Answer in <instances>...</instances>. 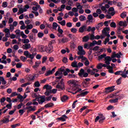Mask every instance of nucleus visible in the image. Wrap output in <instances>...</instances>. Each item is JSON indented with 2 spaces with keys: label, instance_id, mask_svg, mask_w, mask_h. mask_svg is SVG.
<instances>
[{
  "label": "nucleus",
  "instance_id": "nucleus-62",
  "mask_svg": "<svg viewBox=\"0 0 128 128\" xmlns=\"http://www.w3.org/2000/svg\"><path fill=\"white\" fill-rule=\"evenodd\" d=\"M2 8H6L8 6V2H4L2 4Z\"/></svg>",
  "mask_w": 128,
  "mask_h": 128
},
{
  "label": "nucleus",
  "instance_id": "nucleus-12",
  "mask_svg": "<svg viewBox=\"0 0 128 128\" xmlns=\"http://www.w3.org/2000/svg\"><path fill=\"white\" fill-rule=\"evenodd\" d=\"M58 41L59 42V44H60V42H62V44H64V42H68V38L64 37L61 40H58Z\"/></svg>",
  "mask_w": 128,
  "mask_h": 128
},
{
  "label": "nucleus",
  "instance_id": "nucleus-6",
  "mask_svg": "<svg viewBox=\"0 0 128 128\" xmlns=\"http://www.w3.org/2000/svg\"><path fill=\"white\" fill-rule=\"evenodd\" d=\"M116 86H112L108 87L105 88V92L106 94H108L110 92H114L116 88H114Z\"/></svg>",
  "mask_w": 128,
  "mask_h": 128
},
{
  "label": "nucleus",
  "instance_id": "nucleus-34",
  "mask_svg": "<svg viewBox=\"0 0 128 128\" xmlns=\"http://www.w3.org/2000/svg\"><path fill=\"white\" fill-rule=\"evenodd\" d=\"M60 71L63 74L64 76V73L66 72V69H64V68L62 67L61 68H59Z\"/></svg>",
  "mask_w": 128,
  "mask_h": 128
},
{
  "label": "nucleus",
  "instance_id": "nucleus-61",
  "mask_svg": "<svg viewBox=\"0 0 128 128\" xmlns=\"http://www.w3.org/2000/svg\"><path fill=\"white\" fill-rule=\"evenodd\" d=\"M12 103H10L9 104L6 105V108H8V110H10L12 108Z\"/></svg>",
  "mask_w": 128,
  "mask_h": 128
},
{
  "label": "nucleus",
  "instance_id": "nucleus-28",
  "mask_svg": "<svg viewBox=\"0 0 128 128\" xmlns=\"http://www.w3.org/2000/svg\"><path fill=\"white\" fill-rule=\"evenodd\" d=\"M79 20H80V22H84V20H86V16L81 15L79 17Z\"/></svg>",
  "mask_w": 128,
  "mask_h": 128
},
{
  "label": "nucleus",
  "instance_id": "nucleus-18",
  "mask_svg": "<svg viewBox=\"0 0 128 128\" xmlns=\"http://www.w3.org/2000/svg\"><path fill=\"white\" fill-rule=\"evenodd\" d=\"M88 92H89L88 91L82 92L81 94H78L77 96H78H78H86V94H88Z\"/></svg>",
  "mask_w": 128,
  "mask_h": 128
},
{
  "label": "nucleus",
  "instance_id": "nucleus-59",
  "mask_svg": "<svg viewBox=\"0 0 128 128\" xmlns=\"http://www.w3.org/2000/svg\"><path fill=\"white\" fill-rule=\"evenodd\" d=\"M97 68L98 70H102V64H99L97 66Z\"/></svg>",
  "mask_w": 128,
  "mask_h": 128
},
{
  "label": "nucleus",
  "instance_id": "nucleus-58",
  "mask_svg": "<svg viewBox=\"0 0 128 128\" xmlns=\"http://www.w3.org/2000/svg\"><path fill=\"white\" fill-rule=\"evenodd\" d=\"M20 126V123L15 124H13L11 126V128H16L17 126Z\"/></svg>",
  "mask_w": 128,
  "mask_h": 128
},
{
  "label": "nucleus",
  "instance_id": "nucleus-32",
  "mask_svg": "<svg viewBox=\"0 0 128 128\" xmlns=\"http://www.w3.org/2000/svg\"><path fill=\"white\" fill-rule=\"evenodd\" d=\"M102 34H104V36H107V38H110V32H102Z\"/></svg>",
  "mask_w": 128,
  "mask_h": 128
},
{
  "label": "nucleus",
  "instance_id": "nucleus-31",
  "mask_svg": "<svg viewBox=\"0 0 128 128\" xmlns=\"http://www.w3.org/2000/svg\"><path fill=\"white\" fill-rule=\"evenodd\" d=\"M105 62H112V58L110 56H106L105 59H104Z\"/></svg>",
  "mask_w": 128,
  "mask_h": 128
},
{
  "label": "nucleus",
  "instance_id": "nucleus-47",
  "mask_svg": "<svg viewBox=\"0 0 128 128\" xmlns=\"http://www.w3.org/2000/svg\"><path fill=\"white\" fill-rule=\"evenodd\" d=\"M22 66V62H18L16 64V68H20Z\"/></svg>",
  "mask_w": 128,
  "mask_h": 128
},
{
  "label": "nucleus",
  "instance_id": "nucleus-5",
  "mask_svg": "<svg viewBox=\"0 0 128 128\" xmlns=\"http://www.w3.org/2000/svg\"><path fill=\"white\" fill-rule=\"evenodd\" d=\"M24 54L25 56H26V58H30V60H34V56L28 51H24Z\"/></svg>",
  "mask_w": 128,
  "mask_h": 128
},
{
  "label": "nucleus",
  "instance_id": "nucleus-60",
  "mask_svg": "<svg viewBox=\"0 0 128 128\" xmlns=\"http://www.w3.org/2000/svg\"><path fill=\"white\" fill-rule=\"evenodd\" d=\"M86 108H88V106H83L82 108H81L80 110V112H82V110H86Z\"/></svg>",
  "mask_w": 128,
  "mask_h": 128
},
{
  "label": "nucleus",
  "instance_id": "nucleus-20",
  "mask_svg": "<svg viewBox=\"0 0 128 128\" xmlns=\"http://www.w3.org/2000/svg\"><path fill=\"white\" fill-rule=\"evenodd\" d=\"M68 100V97L67 96L64 95L61 98V100L62 102H64L66 100Z\"/></svg>",
  "mask_w": 128,
  "mask_h": 128
},
{
  "label": "nucleus",
  "instance_id": "nucleus-4",
  "mask_svg": "<svg viewBox=\"0 0 128 128\" xmlns=\"http://www.w3.org/2000/svg\"><path fill=\"white\" fill-rule=\"evenodd\" d=\"M78 76L80 78H88V74L84 72V70L81 68L80 70V72L78 74Z\"/></svg>",
  "mask_w": 128,
  "mask_h": 128
},
{
  "label": "nucleus",
  "instance_id": "nucleus-17",
  "mask_svg": "<svg viewBox=\"0 0 128 128\" xmlns=\"http://www.w3.org/2000/svg\"><path fill=\"white\" fill-rule=\"evenodd\" d=\"M50 94H52V89L49 90H46V92H44L45 96H48Z\"/></svg>",
  "mask_w": 128,
  "mask_h": 128
},
{
  "label": "nucleus",
  "instance_id": "nucleus-10",
  "mask_svg": "<svg viewBox=\"0 0 128 128\" xmlns=\"http://www.w3.org/2000/svg\"><path fill=\"white\" fill-rule=\"evenodd\" d=\"M94 18L92 17V14H89L88 15V20L86 22V24H88V22H92V20H93Z\"/></svg>",
  "mask_w": 128,
  "mask_h": 128
},
{
  "label": "nucleus",
  "instance_id": "nucleus-15",
  "mask_svg": "<svg viewBox=\"0 0 128 128\" xmlns=\"http://www.w3.org/2000/svg\"><path fill=\"white\" fill-rule=\"evenodd\" d=\"M32 46L30 44H24L23 45L24 50H28L29 48H30Z\"/></svg>",
  "mask_w": 128,
  "mask_h": 128
},
{
  "label": "nucleus",
  "instance_id": "nucleus-8",
  "mask_svg": "<svg viewBox=\"0 0 128 128\" xmlns=\"http://www.w3.org/2000/svg\"><path fill=\"white\" fill-rule=\"evenodd\" d=\"M86 26L84 25L80 27L79 28V32H81L82 34L84 32H86Z\"/></svg>",
  "mask_w": 128,
  "mask_h": 128
},
{
  "label": "nucleus",
  "instance_id": "nucleus-24",
  "mask_svg": "<svg viewBox=\"0 0 128 128\" xmlns=\"http://www.w3.org/2000/svg\"><path fill=\"white\" fill-rule=\"evenodd\" d=\"M38 50L40 52H46V48H44V46H39Z\"/></svg>",
  "mask_w": 128,
  "mask_h": 128
},
{
  "label": "nucleus",
  "instance_id": "nucleus-57",
  "mask_svg": "<svg viewBox=\"0 0 128 128\" xmlns=\"http://www.w3.org/2000/svg\"><path fill=\"white\" fill-rule=\"evenodd\" d=\"M21 36H22V38H28V36L26 35L24 32H21Z\"/></svg>",
  "mask_w": 128,
  "mask_h": 128
},
{
  "label": "nucleus",
  "instance_id": "nucleus-38",
  "mask_svg": "<svg viewBox=\"0 0 128 128\" xmlns=\"http://www.w3.org/2000/svg\"><path fill=\"white\" fill-rule=\"evenodd\" d=\"M120 18H126V12H123L120 14Z\"/></svg>",
  "mask_w": 128,
  "mask_h": 128
},
{
  "label": "nucleus",
  "instance_id": "nucleus-39",
  "mask_svg": "<svg viewBox=\"0 0 128 128\" xmlns=\"http://www.w3.org/2000/svg\"><path fill=\"white\" fill-rule=\"evenodd\" d=\"M22 42H24V44H28V42H30V40H28V38H26V39H22Z\"/></svg>",
  "mask_w": 128,
  "mask_h": 128
},
{
  "label": "nucleus",
  "instance_id": "nucleus-36",
  "mask_svg": "<svg viewBox=\"0 0 128 128\" xmlns=\"http://www.w3.org/2000/svg\"><path fill=\"white\" fill-rule=\"evenodd\" d=\"M3 124H8L10 122V119L8 118H5L3 120H2Z\"/></svg>",
  "mask_w": 128,
  "mask_h": 128
},
{
  "label": "nucleus",
  "instance_id": "nucleus-63",
  "mask_svg": "<svg viewBox=\"0 0 128 128\" xmlns=\"http://www.w3.org/2000/svg\"><path fill=\"white\" fill-rule=\"evenodd\" d=\"M62 62H63L64 64H66V62H68V58L66 57H64L62 58Z\"/></svg>",
  "mask_w": 128,
  "mask_h": 128
},
{
  "label": "nucleus",
  "instance_id": "nucleus-41",
  "mask_svg": "<svg viewBox=\"0 0 128 128\" xmlns=\"http://www.w3.org/2000/svg\"><path fill=\"white\" fill-rule=\"evenodd\" d=\"M32 28H34V26H32V24H28L26 26V28L27 30H32Z\"/></svg>",
  "mask_w": 128,
  "mask_h": 128
},
{
  "label": "nucleus",
  "instance_id": "nucleus-35",
  "mask_svg": "<svg viewBox=\"0 0 128 128\" xmlns=\"http://www.w3.org/2000/svg\"><path fill=\"white\" fill-rule=\"evenodd\" d=\"M68 78H76V76L74 74H68Z\"/></svg>",
  "mask_w": 128,
  "mask_h": 128
},
{
  "label": "nucleus",
  "instance_id": "nucleus-55",
  "mask_svg": "<svg viewBox=\"0 0 128 128\" xmlns=\"http://www.w3.org/2000/svg\"><path fill=\"white\" fill-rule=\"evenodd\" d=\"M77 10H82V6L80 5V3H77Z\"/></svg>",
  "mask_w": 128,
  "mask_h": 128
},
{
  "label": "nucleus",
  "instance_id": "nucleus-29",
  "mask_svg": "<svg viewBox=\"0 0 128 128\" xmlns=\"http://www.w3.org/2000/svg\"><path fill=\"white\" fill-rule=\"evenodd\" d=\"M44 108H52L54 106V103H48L46 104L44 106Z\"/></svg>",
  "mask_w": 128,
  "mask_h": 128
},
{
  "label": "nucleus",
  "instance_id": "nucleus-64",
  "mask_svg": "<svg viewBox=\"0 0 128 128\" xmlns=\"http://www.w3.org/2000/svg\"><path fill=\"white\" fill-rule=\"evenodd\" d=\"M9 80V82H12V80H13L14 82H16V80H18V78H16V77L14 76L12 78H10Z\"/></svg>",
  "mask_w": 128,
  "mask_h": 128
},
{
  "label": "nucleus",
  "instance_id": "nucleus-50",
  "mask_svg": "<svg viewBox=\"0 0 128 128\" xmlns=\"http://www.w3.org/2000/svg\"><path fill=\"white\" fill-rule=\"evenodd\" d=\"M70 30H71V32H72L73 34H76V32H78V30H76V28H72Z\"/></svg>",
  "mask_w": 128,
  "mask_h": 128
},
{
  "label": "nucleus",
  "instance_id": "nucleus-23",
  "mask_svg": "<svg viewBox=\"0 0 128 128\" xmlns=\"http://www.w3.org/2000/svg\"><path fill=\"white\" fill-rule=\"evenodd\" d=\"M78 56H84L86 54V51L84 50H81L80 51H78L77 53Z\"/></svg>",
  "mask_w": 128,
  "mask_h": 128
},
{
  "label": "nucleus",
  "instance_id": "nucleus-49",
  "mask_svg": "<svg viewBox=\"0 0 128 128\" xmlns=\"http://www.w3.org/2000/svg\"><path fill=\"white\" fill-rule=\"evenodd\" d=\"M99 116H100V120H102L103 122L106 120V117H104L102 114H99Z\"/></svg>",
  "mask_w": 128,
  "mask_h": 128
},
{
  "label": "nucleus",
  "instance_id": "nucleus-45",
  "mask_svg": "<svg viewBox=\"0 0 128 128\" xmlns=\"http://www.w3.org/2000/svg\"><path fill=\"white\" fill-rule=\"evenodd\" d=\"M32 74L28 75V77L26 78L27 80H32Z\"/></svg>",
  "mask_w": 128,
  "mask_h": 128
},
{
  "label": "nucleus",
  "instance_id": "nucleus-19",
  "mask_svg": "<svg viewBox=\"0 0 128 128\" xmlns=\"http://www.w3.org/2000/svg\"><path fill=\"white\" fill-rule=\"evenodd\" d=\"M43 88L44 89L46 88V90H52V87L51 86H50L48 84H46L43 87Z\"/></svg>",
  "mask_w": 128,
  "mask_h": 128
},
{
  "label": "nucleus",
  "instance_id": "nucleus-54",
  "mask_svg": "<svg viewBox=\"0 0 128 128\" xmlns=\"http://www.w3.org/2000/svg\"><path fill=\"white\" fill-rule=\"evenodd\" d=\"M52 26H53V29L56 30V28H58V24L56 22H53Z\"/></svg>",
  "mask_w": 128,
  "mask_h": 128
},
{
  "label": "nucleus",
  "instance_id": "nucleus-27",
  "mask_svg": "<svg viewBox=\"0 0 128 128\" xmlns=\"http://www.w3.org/2000/svg\"><path fill=\"white\" fill-rule=\"evenodd\" d=\"M71 66L72 68H78V62H76V61L72 62Z\"/></svg>",
  "mask_w": 128,
  "mask_h": 128
},
{
  "label": "nucleus",
  "instance_id": "nucleus-9",
  "mask_svg": "<svg viewBox=\"0 0 128 128\" xmlns=\"http://www.w3.org/2000/svg\"><path fill=\"white\" fill-rule=\"evenodd\" d=\"M66 118L68 119V118L66 116V114H64L62 117L58 118L57 120H61L62 122H66Z\"/></svg>",
  "mask_w": 128,
  "mask_h": 128
},
{
  "label": "nucleus",
  "instance_id": "nucleus-40",
  "mask_svg": "<svg viewBox=\"0 0 128 128\" xmlns=\"http://www.w3.org/2000/svg\"><path fill=\"white\" fill-rule=\"evenodd\" d=\"M44 36V34L43 32H39L38 34V36L39 38H42Z\"/></svg>",
  "mask_w": 128,
  "mask_h": 128
},
{
  "label": "nucleus",
  "instance_id": "nucleus-2",
  "mask_svg": "<svg viewBox=\"0 0 128 128\" xmlns=\"http://www.w3.org/2000/svg\"><path fill=\"white\" fill-rule=\"evenodd\" d=\"M52 98V95L46 97V96H40V100H38L39 104H42L45 102H50Z\"/></svg>",
  "mask_w": 128,
  "mask_h": 128
},
{
  "label": "nucleus",
  "instance_id": "nucleus-3",
  "mask_svg": "<svg viewBox=\"0 0 128 128\" xmlns=\"http://www.w3.org/2000/svg\"><path fill=\"white\" fill-rule=\"evenodd\" d=\"M64 78L61 79L60 82L58 83V84L56 86V88L59 90H64Z\"/></svg>",
  "mask_w": 128,
  "mask_h": 128
},
{
  "label": "nucleus",
  "instance_id": "nucleus-13",
  "mask_svg": "<svg viewBox=\"0 0 128 128\" xmlns=\"http://www.w3.org/2000/svg\"><path fill=\"white\" fill-rule=\"evenodd\" d=\"M118 94V92L115 93V94L113 95L114 96H116V98H118V100H120L121 98H122V96H124V95H122V94H120L117 95Z\"/></svg>",
  "mask_w": 128,
  "mask_h": 128
},
{
  "label": "nucleus",
  "instance_id": "nucleus-48",
  "mask_svg": "<svg viewBox=\"0 0 128 128\" xmlns=\"http://www.w3.org/2000/svg\"><path fill=\"white\" fill-rule=\"evenodd\" d=\"M68 36L70 38V40H74L76 38V36H74V35H72V34H68Z\"/></svg>",
  "mask_w": 128,
  "mask_h": 128
},
{
  "label": "nucleus",
  "instance_id": "nucleus-37",
  "mask_svg": "<svg viewBox=\"0 0 128 128\" xmlns=\"http://www.w3.org/2000/svg\"><path fill=\"white\" fill-rule=\"evenodd\" d=\"M122 30H124V28H121L120 26H119L117 30L118 34H122Z\"/></svg>",
  "mask_w": 128,
  "mask_h": 128
},
{
  "label": "nucleus",
  "instance_id": "nucleus-56",
  "mask_svg": "<svg viewBox=\"0 0 128 128\" xmlns=\"http://www.w3.org/2000/svg\"><path fill=\"white\" fill-rule=\"evenodd\" d=\"M24 14V9L22 8H20L18 12V14Z\"/></svg>",
  "mask_w": 128,
  "mask_h": 128
},
{
  "label": "nucleus",
  "instance_id": "nucleus-1",
  "mask_svg": "<svg viewBox=\"0 0 128 128\" xmlns=\"http://www.w3.org/2000/svg\"><path fill=\"white\" fill-rule=\"evenodd\" d=\"M68 84H69V86H72V84H73L74 88H72V90H76L74 93H73V94H76L82 90V88L78 89V88H76V86H78V84H76V80H69L68 81Z\"/></svg>",
  "mask_w": 128,
  "mask_h": 128
},
{
  "label": "nucleus",
  "instance_id": "nucleus-51",
  "mask_svg": "<svg viewBox=\"0 0 128 128\" xmlns=\"http://www.w3.org/2000/svg\"><path fill=\"white\" fill-rule=\"evenodd\" d=\"M18 96V94L16 92H13L10 95V98H14V96Z\"/></svg>",
  "mask_w": 128,
  "mask_h": 128
},
{
  "label": "nucleus",
  "instance_id": "nucleus-52",
  "mask_svg": "<svg viewBox=\"0 0 128 128\" xmlns=\"http://www.w3.org/2000/svg\"><path fill=\"white\" fill-rule=\"evenodd\" d=\"M10 30L11 32H14V25L10 24Z\"/></svg>",
  "mask_w": 128,
  "mask_h": 128
},
{
  "label": "nucleus",
  "instance_id": "nucleus-46",
  "mask_svg": "<svg viewBox=\"0 0 128 128\" xmlns=\"http://www.w3.org/2000/svg\"><path fill=\"white\" fill-rule=\"evenodd\" d=\"M20 60H22V62H26V60L27 58H26V57H25L24 56H21L20 57Z\"/></svg>",
  "mask_w": 128,
  "mask_h": 128
},
{
  "label": "nucleus",
  "instance_id": "nucleus-26",
  "mask_svg": "<svg viewBox=\"0 0 128 128\" xmlns=\"http://www.w3.org/2000/svg\"><path fill=\"white\" fill-rule=\"evenodd\" d=\"M115 76H122V74H124V71L122 70H118L114 73Z\"/></svg>",
  "mask_w": 128,
  "mask_h": 128
},
{
  "label": "nucleus",
  "instance_id": "nucleus-25",
  "mask_svg": "<svg viewBox=\"0 0 128 128\" xmlns=\"http://www.w3.org/2000/svg\"><path fill=\"white\" fill-rule=\"evenodd\" d=\"M106 54H102L98 56V58L99 60H102L103 58H106Z\"/></svg>",
  "mask_w": 128,
  "mask_h": 128
},
{
  "label": "nucleus",
  "instance_id": "nucleus-22",
  "mask_svg": "<svg viewBox=\"0 0 128 128\" xmlns=\"http://www.w3.org/2000/svg\"><path fill=\"white\" fill-rule=\"evenodd\" d=\"M102 26H104V23L102 22H101L99 24H98L96 26V30H100V28H102Z\"/></svg>",
  "mask_w": 128,
  "mask_h": 128
},
{
  "label": "nucleus",
  "instance_id": "nucleus-16",
  "mask_svg": "<svg viewBox=\"0 0 128 128\" xmlns=\"http://www.w3.org/2000/svg\"><path fill=\"white\" fill-rule=\"evenodd\" d=\"M24 110H28L30 112H36V109L32 108V106H27Z\"/></svg>",
  "mask_w": 128,
  "mask_h": 128
},
{
  "label": "nucleus",
  "instance_id": "nucleus-7",
  "mask_svg": "<svg viewBox=\"0 0 128 128\" xmlns=\"http://www.w3.org/2000/svg\"><path fill=\"white\" fill-rule=\"evenodd\" d=\"M45 52H47V54H52V52H54V46H48L45 47Z\"/></svg>",
  "mask_w": 128,
  "mask_h": 128
},
{
  "label": "nucleus",
  "instance_id": "nucleus-42",
  "mask_svg": "<svg viewBox=\"0 0 128 128\" xmlns=\"http://www.w3.org/2000/svg\"><path fill=\"white\" fill-rule=\"evenodd\" d=\"M34 86H36V88H40V84L38 81H37L34 82Z\"/></svg>",
  "mask_w": 128,
  "mask_h": 128
},
{
  "label": "nucleus",
  "instance_id": "nucleus-43",
  "mask_svg": "<svg viewBox=\"0 0 128 128\" xmlns=\"http://www.w3.org/2000/svg\"><path fill=\"white\" fill-rule=\"evenodd\" d=\"M110 26H111V28H116V24L114 22H112L110 24Z\"/></svg>",
  "mask_w": 128,
  "mask_h": 128
},
{
  "label": "nucleus",
  "instance_id": "nucleus-14",
  "mask_svg": "<svg viewBox=\"0 0 128 128\" xmlns=\"http://www.w3.org/2000/svg\"><path fill=\"white\" fill-rule=\"evenodd\" d=\"M90 40V36L88 35H86V36H84L82 38V42H86Z\"/></svg>",
  "mask_w": 128,
  "mask_h": 128
},
{
  "label": "nucleus",
  "instance_id": "nucleus-21",
  "mask_svg": "<svg viewBox=\"0 0 128 128\" xmlns=\"http://www.w3.org/2000/svg\"><path fill=\"white\" fill-rule=\"evenodd\" d=\"M82 84L84 88H88V84H90V82H86V80H84L82 82Z\"/></svg>",
  "mask_w": 128,
  "mask_h": 128
},
{
  "label": "nucleus",
  "instance_id": "nucleus-33",
  "mask_svg": "<svg viewBox=\"0 0 128 128\" xmlns=\"http://www.w3.org/2000/svg\"><path fill=\"white\" fill-rule=\"evenodd\" d=\"M123 55L124 54L120 52H119L118 53L116 54V58H120V56Z\"/></svg>",
  "mask_w": 128,
  "mask_h": 128
},
{
  "label": "nucleus",
  "instance_id": "nucleus-53",
  "mask_svg": "<svg viewBox=\"0 0 128 128\" xmlns=\"http://www.w3.org/2000/svg\"><path fill=\"white\" fill-rule=\"evenodd\" d=\"M58 24H60L61 26H66V20H63L62 22H58Z\"/></svg>",
  "mask_w": 128,
  "mask_h": 128
},
{
  "label": "nucleus",
  "instance_id": "nucleus-11",
  "mask_svg": "<svg viewBox=\"0 0 128 128\" xmlns=\"http://www.w3.org/2000/svg\"><path fill=\"white\" fill-rule=\"evenodd\" d=\"M68 72H71V74H74V70H70L69 68H66V72H64V76H68Z\"/></svg>",
  "mask_w": 128,
  "mask_h": 128
},
{
  "label": "nucleus",
  "instance_id": "nucleus-30",
  "mask_svg": "<svg viewBox=\"0 0 128 128\" xmlns=\"http://www.w3.org/2000/svg\"><path fill=\"white\" fill-rule=\"evenodd\" d=\"M122 77H120L119 78H118L116 80V82L118 85H120V84H122Z\"/></svg>",
  "mask_w": 128,
  "mask_h": 128
},
{
  "label": "nucleus",
  "instance_id": "nucleus-44",
  "mask_svg": "<svg viewBox=\"0 0 128 128\" xmlns=\"http://www.w3.org/2000/svg\"><path fill=\"white\" fill-rule=\"evenodd\" d=\"M50 74H52V73L50 70L47 71L45 74V76H50Z\"/></svg>",
  "mask_w": 128,
  "mask_h": 128
}]
</instances>
